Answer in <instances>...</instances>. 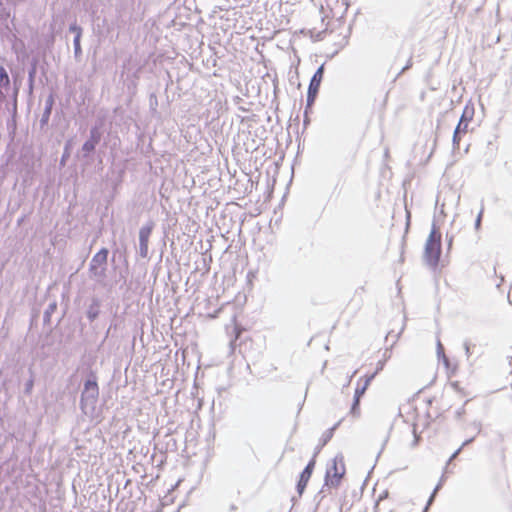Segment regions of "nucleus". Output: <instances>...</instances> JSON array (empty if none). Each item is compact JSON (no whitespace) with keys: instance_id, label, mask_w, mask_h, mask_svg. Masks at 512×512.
Here are the masks:
<instances>
[{"instance_id":"1","label":"nucleus","mask_w":512,"mask_h":512,"mask_svg":"<svg viewBox=\"0 0 512 512\" xmlns=\"http://www.w3.org/2000/svg\"><path fill=\"white\" fill-rule=\"evenodd\" d=\"M442 253V233L440 228L433 224L425 243L424 259L432 268H437Z\"/></svg>"},{"instance_id":"2","label":"nucleus","mask_w":512,"mask_h":512,"mask_svg":"<svg viewBox=\"0 0 512 512\" xmlns=\"http://www.w3.org/2000/svg\"><path fill=\"white\" fill-rule=\"evenodd\" d=\"M391 354H392L391 349L390 348H385V350L383 352V355H382V360L379 361L376 372L374 374H372L371 376L365 377L363 385L362 386H358L355 389L353 403H352V406L350 408V414L353 417H359L360 416V414H361V411H360V399L365 394V392H366L368 386L370 385L371 380L374 378L375 374L378 371L383 369L385 363L391 357Z\"/></svg>"},{"instance_id":"3","label":"nucleus","mask_w":512,"mask_h":512,"mask_svg":"<svg viewBox=\"0 0 512 512\" xmlns=\"http://www.w3.org/2000/svg\"><path fill=\"white\" fill-rule=\"evenodd\" d=\"M346 472L345 464L342 458H334L331 466L327 468L325 475V485L329 487H338Z\"/></svg>"},{"instance_id":"4","label":"nucleus","mask_w":512,"mask_h":512,"mask_svg":"<svg viewBox=\"0 0 512 512\" xmlns=\"http://www.w3.org/2000/svg\"><path fill=\"white\" fill-rule=\"evenodd\" d=\"M473 109L465 107L462 116L460 118V121L454 131L453 134V143L456 146L460 145V142L462 140V136L465 135L468 132V126L473 118Z\"/></svg>"},{"instance_id":"5","label":"nucleus","mask_w":512,"mask_h":512,"mask_svg":"<svg viewBox=\"0 0 512 512\" xmlns=\"http://www.w3.org/2000/svg\"><path fill=\"white\" fill-rule=\"evenodd\" d=\"M108 254V249L102 248L93 256L89 268L93 275L103 276L105 274Z\"/></svg>"},{"instance_id":"6","label":"nucleus","mask_w":512,"mask_h":512,"mask_svg":"<svg viewBox=\"0 0 512 512\" xmlns=\"http://www.w3.org/2000/svg\"><path fill=\"white\" fill-rule=\"evenodd\" d=\"M324 75V67L321 65L317 71L314 73L309 87H308V95H307V107H311L317 97V94L319 92V88L321 85V82L323 80Z\"/></svg>"},{"instance_id":"7","label":"nucleus","mask_w":512,"mask_h":512,"mask_svg":"<svg viewBox=\"0 0 512 512\" xmlns=\"http://www.w3.org/2000/svg\"><path fill=\"white\" fill-rule=\"evenodd\" d=\"M99 395L98 384L95 379H89L85 382L84 390L82 393L81 406L84 408L85 402L87 400H91L92 404H94Z\"/></svg>"},{"instance_id":"8","label":"nucleus","mask_w":512,"mask_h":512,"mask_svg":"<svg viewBox=\"0 0 512 512\" xmlns=\"http://www.w3.org/2000/svg\"><path fill=\"white\" fill-rule=\"evenodd\" d=\"M316 464V460L313 458L309 461L307 466L304 468V470L301 472L298 483H297V491L299 495H302L305 488L307 487V484L312 476V473L314 471Z\"/></svg>"},{"instance_id":"9","label":"nucleus","mask_w":512,"mask_h":512,"mask_svg":"<svg viewBox=\"0 0 512 512\" xmlns=\"http://www.w3.org/2000/svg\"><path fill=\"white\" fill-rule=\"evenodd\" d=\"M449 393L451 395L458 396L461 401H466V398L470 395L467 386L460 381H453L450 383Z\"/></svg>"},{"instance_id":"10","label":"nucleus","mask_w":512,"mask_h":512,"mask_svg":"<svg viewBox=\"0 0 512 512\" xmlns=\"http://www.w3.org/2000/svg\"><path fill=\"white\" fill-rule=\"evenodd\" d=\"M373 512H393V506L387 492L381 494L373 507Z\"/></svg>"},{"instance_id":"11","label":"nucleus","mask_w":512,"mask_h":512,"mask_svg":"<svg viewBox=\"0 0 512 512\" xmlns=\"http://www.w3.org/2000/svg\"><path fill=\"white\" fill-rule=\"evenodd\" d=\"M151 231H152L151 227H143L140 230L139 238H140L141 247L147 248V244H148V240H149Z\"/></svg>"},{"instance_id":"12","label":"nucleus","mask_w":512,"mask_h":512,"mask_svg":"<svg viewBox=\"0 0 512 512\" xmlns=\"http://www.w3.org/2000/svg\"><path fill=\"white\" fill-rule=\"evenodd\" d=\"M81 33H82L81 28H77V35L75 36V39H74V48H75L76 54L81 52V47H80Z\"/></svg>"},{"instance_id":"13","label":"nucleus","mask_w":512,"mask_h":512,"mask_svg":"<svg viewBox=\"0 0 512 512\" xmlns=\"http://www.w3.org/2000/svg\"><path fill=\"white\" fill-rule=\"evenodd\" d=\"M343 512H364V510H363V508L359 504L352 503Z\"/></svg>"},{"instance_id":"14","label":"nucleus","mask_w":512,"mask_h":512,"mask_svg":"<svg viewBox=\"0 0 512 512\" xmlns=\"http://www.w3.org/2000/svg\"><path fill=\"white\" fill-rule=\"evenodd\" d=\"M413 434H414V442H413V446H417L419 444V441H420V436L419 434L417 433V429L416 427L414 426L413 428Z\"/></svg>"},{"instance_id":"15","label":"nucleus","mask_w":512,"mask_h":512,"mask_svg":"<svg viewBox=\"0 0 512 512\" xmlns=\"http://www.w3.org/2000/svg\"><path fill=\"white\" fill-rule=\"evenodd\" d=\"M443 362L447 368L450 367L449 360L444 354H443Z\"/></svg>"},{"instance_id":"16","label":"nucleus","mask_w":512,"mask_h":512,"mask_svg":"<svg viewBox=\"0 0 512 512\" xmlns=\"http://www.w3.org/2000/svg\"><path fill=\"white\" fill-rule=\"evenodd\" d=\"M77 28H79V27H78V26H76V25H72V26L70 27V30H71L72 32H74V33L77 35Z\"/></svg>"},{"instance_id":"17","label":"nucleus","mask_w":512,"mask_h":512,"mask_svg":"<svg viewBox=\"0 0 512 512\" xmlns=\"http://www.w3.org/2000/svg\"><path fill=\"white\" fill-rule=\"evenodd\" d=\"M508 299H509L510 303L512 304V286H511V289L508 292Z\"/></svg>"},{"instance_id":"18","label":"nucleus","mask_w":512,"mask_h":512,"mask_svg":"<svg viewBox=\"0 0 512 512\" xmlns=\"http://www.w3.org/2000/svg\"><path fill=\"white\" fill-rule=\"evenodd\" d=\"M32 386H33V381H30L27 385V390L30 391L32 389Z\"/></svg>"}]
</instances>
